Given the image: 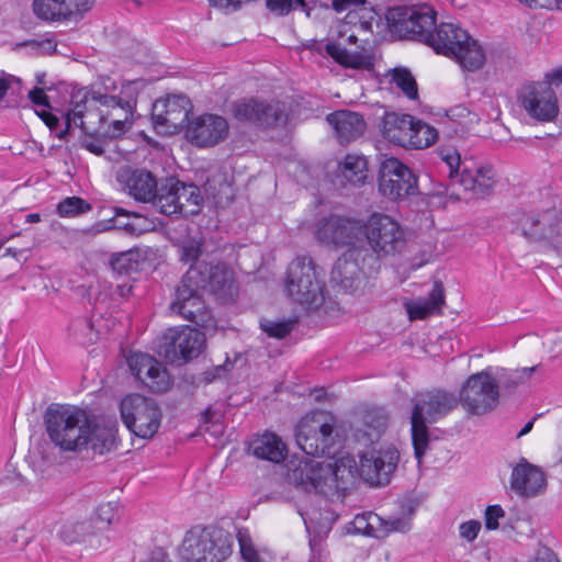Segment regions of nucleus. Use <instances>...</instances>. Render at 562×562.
Instances as JSON below:
<instances>
[{"mask_svg":"<svg viewBox=\"0 0 562 562\" xmlns=\"http://www.w3.org/2000/svg\"><path fill=\"white\" fill-rule=\"evenodd\" d=\"M513 232H519L529 241H546L558 246L561 236L562 211L555 207L541 213L516 210L510 213Z\"/></svg>","mask_w":562,"mask_h":562,"instance_id":"obj_11","label":"nucleus"},{"mask_svg":"<svg viewBox=\"0 0 562 562\" xmlns=\"http://www.w3.org/2000/svg\"><path fill=\"white\" fill-rule=\"evenodd\" d=\"M239 551L245 562H261L258 551L247 533L238 532Z\"/></svg>","mask_w":562,"mask_h":562,"instance_id":"obj_51","label":"nucleus"},{"mask_svg":"<svg viewBox=\"0 0 562 562\" xmlns=\"http://www.w3.org/2000/svg\"><path fill=\"white\" fill-rule=\"evenodd\" d=\"M29 99L35 105L40 106H49L48 98L44 92L43 88L35 87L29 91Z\"/></svg>","mask_w":562,"mask_h":562,"instance_id":"obj_62","label":"nucleus"},{"mask_svg":"<svg viewBox=\"0 0 562 562\" xmlns=\"http://www.w3.org/2000/svg\"><path fill=\"white\" fill-rule=\"evenodd\" d=\"M92 102L108 109H121L126 116H133L136 108V95L131 83L123 86L120 95H111L101 91H90Z\"/></svg>","mask_w":562,"mask_h":562,"instance_id":"obj_38","label":"nucleus"},{"mask_svg":"<svg viewBox=\"0 0 562 562\" xmlns=\"http://www.w3.org/2000/svg\"><path fill=\"white\" fill-rule=\"evenodd\" d=\"M417 177L395 157L385 158L379 168L378 187L380 193L393 201L417 192Z\"/></svg>","mask_w":562,"mask_h":562,"instance_id":"obj_15","label":"nucleus"},{"mask_svg":"<svg viewBox=\"0 0 562 562\" xmlns=\"http://www.w3.org/2000/svg\"><path fill=\"white\" fill-rule=\"evenodd\" d=\"M462 38H467V31L453 23H441L436 25L431 38L426 45L430 46L437 54L451 57Z\"/></svg>","mask_w":562,"mask_h":562,"instance_id":"obj_29","label":"nucleus"},{"mask_svg":"<svg viewBox=\"0 0 562 562\" xmlns=\"http://www.w3.org/2000/svg\"><path fill=\"white\" fill-rule=\"evenodd\" d=\"M436 11L427 5L395 7L386 14L389 30L401 38L427 43L436 26Z\"/></svg>","mask_w":562,"mask_h":562,"instance_id":"obj_8","label":"nucleus"},{"mask_svg":"<svg viewBox=\"0 0 562 562\" xmlns=\"http://www.w3.org/2000/svg\"><path fill=\"white\" fill-rule=\"evenodd\" d=\"M288 477L295 487L331 498L345 495L353 475L351 467H347L342 461L333 465L306 459L290 470Z\"/></svg>","mask_w":562,"mask_h":562,"instance_id":"obj_2","label":"nucleus"},{"mask_svg":"<svg viewBox=\"0 0 562 562\" xmlns=\"http://www.w3.org/2000/svg\"><path fill=\"white\" fill-rule=\"evenodd\" d=\"M164 111L153 115L155 124L181 128L189 121L190 101L184 95H171L164 102Z\"/></svg>","mask_w":562,"mask_h":562,"instance_id":"obj_31","label":"nucleus"},{"mask_svg":"<svg viewBox=\"0 0 562 562\" xmlns=\"http://www.w3.org/2000/svg\"><path fill=\"white\" fill-rule=\"evenodd\" d=\"M389 417L384 409L382 408H372L364 413L363 415V424L369 429L375 431L376 435H380L385 430L387 426Z\"/></svg>","mask_w":562,"mask_h":562,"instance_id":"obj_48","label":"nucleus"},{"mask_svg":"<svg viewBox=\"0 0 562 562\" xmlns=\"http://www.w3.org/2000/svg\"><path fill=\"white\" fill-rule=\"evenodd\" d=\"M131 373L136 380L146 385L151 392L161 393L170 387V375L153 356L147 353H133L127 358Z\"/></svg>","mask_w":562,"mask_h":562,"instance_id":"obj_21","label":"nucleus"},{"mask_svg":"<svg viewBox=\"0 0 562 562\" xmlns=\"http://www.w3.org/2000/svg\"><path fill=\"white\" fill-rule=\"evenodd\" d=\"M250 449L258 459L274 463L283 461L286 457V446L279 436L272 432H265L256 438L251 442Z\"/></svg>","mask_w":562,"mask_h":562,"instance_id":"obj_36","label":"nucleus"},{"mask_svg":"<svg viewBox=\"0 0 562 562\" xmlns=\"http://www.w3.org/2000/svg\"><path fill=\"white\" fill-rule=\"evenodd\" d=\"M117 179L131 196L143 203L155 196L158 187L156 177L146 169L126 168L120 172Z\"/></svg>","mask_w":562,"mask_h":562,"instance_id":"obj_25","label":"nucleus"},{"mask_svg":"<svg viewBox=\"0 0 562 562\" xmlns=\"http://www.w3.org/2000/svg\"><path fill=\"white\" fill-rule=\"evenodd\" d=\"M177 189L181 205L179 214L184 217L198 215L204 202L200 188L193 183L180 181V186Z\"/></svg>","mask_w":562,"mask_h":562,"instance_id":"obj_42","label":"nucleus"},{"mask_svg":"<svg viewBox=\"0 0 562 562\" xmlns=\"http://www.w3.org/2000/svg\"><path fill=\"white\" fill-rule=\"evenodd\" d=\"M457 398L469 414L483 415L497 406L499 387L492 374L483 370L464 381Z\"/></svg>","mask_w":562,"mask_h":562,"instance_id":"obj_14","label":"nucleus"},{"mask_svg":"<svg viewBox=\"0 0 562 562\" xmlns=\"http://www.w3.org/2000/svg\"><path fill=\"white\" fill-rule=\"evenodd\" d=\"M411 435L414 454L422 462L430 445L429 424L450 414L458 405L457 396L442 389L418 392L412 398Z\"/></svg>","mask_w":562,"mask_h":562,"instance_id":"obj_1","label":"nucleus"},{"mask_svg":"<svg viewBox=\"0 0 562 562\" xmlns=\"http://www.w3.org/2000/svg\"><path fill=\"white\" fill-rule=\"evenodd\" d=\"M520 102L528 115L540 122H550L559 114L555 92L539 82L526 87L520 95Z\"/></svg>","mask_w":562,"mask_h":562,"instance_id":"obj_22","label":"nucleus"},{"mask_svg":"<svg viewBox=\"0 0 562 562\" xmlns=\"http://www.w3.org/2000/svg\"><path fill=\"white\" fill-rule=\"evenodd\" d=\"M88 422L85 409L50 404L44 414V424L50 441L63 451H81L87 448Z\"/></svg>","mask_w":562,"mask_h":562,"instance_id":"obj_3","label":"nucleus"},{"mask_svg":"<svg viewBox=\"0 0 562 562\" xmlns=\"http://www.w3.org/2000/svg\"><path fill=\"white\" fill-rule=\"evenodd\" d=\"M59 537L66 544L85 543L89 547L101 544L92 519L65 524L59 531Z\"/></svg>","mask_w":562,"mask_h":562,"instance_id":"obj_37","label":"nucleus"},{"mask_svg":"<svg viewBox=\"0 0 562 562\" xmlns=\"http://www.w3.org/2000/svg\"><path fill=\"white\" fill-rule=\"evenodd\" d=\"M295 9L300 8L306 16H311V11L315 8L317 0H292Z\"/></svg>","mask_w":562,"mask_h":562,"instance_id":"obj_64","label":"nucleus"},{"mask_svg":"<svg viewBox=\"0 0 562 562\" xmlns=\"http://www.w3.org/2000/svg\"><path fill=\"white\" fill-rule=\"evenodd\" d=\"M334 418L323 413L304 416L295 428L297 447L311 457L329 456L335 443Z\"/></svg>","mask_w":562,"mask_h":562,"instance_id":"obj_12","label":"nucleus"},{"mask_svg":"<svg viewBox=\"0 0 562 562\" xmlns=\"http://www.w3.org/2000/svg\"><path fill=\"white\" fill-rule=\"evenodd\" d=\"M367 4V0H331L330 4L322 3L325 9H333L336 13L353 11Z\"/></svg>","mask_w":562,"mask_h":562,"instance_id":"obj_54","label":"nucleus"},{"mask_svg":"<svg viewBox=\"0 0 562 562\" xmlns=\"http://www.w3.org/2000/svg\"><path fill=\"white\" fill-rule=\"evenodd\" d=\"M232 114L238 122H247L262 130L285 126L289 121L286 105L258 98H244L233 102Z\"/></svg>","mask_w":562,"mask_h":562,"instance_id":"obj_13","label":"nucleus"},{"mask_svg":"<svg viewBox=\"0 0 562 562\" xmlns=\"http://www.w3.org/2000/svg\"><path fill=\"white\" fill-rule=\"evenodd\" d=\"M533 562H560L555 553L548 547L538 550Z\"/></svg>","mask_w":562,"mask_h":562,"instance_id":"obj_63","label":"nucleus"},{"mask_svg":"<svg viewBox=\"0 0 562 562\" xmlns=\"http://www.w3.org/2000/svg\"><path fill=\"white\" fill-rule=\"evenodd\" d=\"M362 233L379 260L401 254L407 244L403 226L384 213H372L362 225Z\"/></svg>","mask_w":562,"mask_h":562,"instance_id":"obj_7","label":"nucleus"},{"mask_svg":"<svg viewBox=\"0 0 562 562\" xmlns=\"http://www.w3.org/2000/svg\"><path fill=\"white\" fill-rule=\"evenodd\" d=\"M358 272L357 261L350 259L347 255H342L334 263L330 281L345 291H350L355 288Z\"/></svg>","mask_w":562,"mask_h":562,"instance_id":"obj_40","label":"nucleus"},{"mask_svg":"<svg viewBox=\"0 0 562 562\" xmlns=\"http://www.w3.org/2000/svg\"><path fill=\"white\" fill-rule=\"evenodd\" d=\"M119 520V510L115 503L101 504L95 510V517L92 520L94 530H103Z\"/></svg>","mask_w":562,"mask_h":562,"instance_id":"obj_47","label":"nucleus"},{"mask_svg":"<svg viewBox=\"0 0 562 562\" xmlns=\"http://www.w3.org/2000/svg\"><path fill=\"white\" fill-rule=\"evenodd\" d=\"M510 485L519 496L532 497L544 490L546 476L539 468L524 460L513 469Z\"/></svg>","mask_w":562,"mask_h":562,"instance_id":"obj_26","label":"nucleus"},{"mask_svg":"<svg viewBox=\"0 0 562 562\" xmlns=\"http://www.w3.org/2000/svg\"><path fill=\"white\" fill-rule=\"evenodd\" d=\"M210 5L222 10L226 13L235 12L241 9L244 3L250 2L251 0H207Z\"/></svg>","mask_w":562,"mask_h":562,"instance_id":"obj_58","label":"nucleus"},{"mask_svg":"<svg viewBox=\"0 0 562 562\" xmlns=\"http://www.w3.org/2000/svg\"><path fill=\"white\" fill-rule=\"evenodd\" d=\"M132 125V116H126L124 113V119H116L111 122L110 131L112 137H117L124 134Z\"/></svg>","mask_w":562,"mask_h":562,"instance_id":"obj_59","label":"nucleus"},{"mask_svg":"<svg viewBox=\"0 0 562 562\" xmlns=\"http://www.w3.org/2000/svg\"><path fill=\"white\" fill-rule=\"evenodd\" d=\"M92 205L79 196H68L57 205V213L61 217H72L91 211Z\"/></svg>","mask_w":562,"mask_h":562,"instance_id":"obj_46","label":"nucleus"},{"mask_svg":"<svg viewBox=\"0 0 562 562\" xmlns=\"http://www.w3.org/2000/svg\"><path fill=\"white\" fill-rule=\"evenodd\" d=\"M454 52L450 58L454 59L463 70L476 71L485 65L486 56L483 47L468 32L467 38H462V43Z\"/></svg>","mask_w":562,"mask_h":562,"instance_id":"obj_34","label":"nucleus"},{"mask_svg":"<svg viewBox=\"0 0 562 562\" xmlns=\"http://www.w3.org/2000/svg\"><path fill=\"white\" fill-rule=\"evenodd\" d=\"M94 0H33L34 14L44 21H67L91 9Z\"/></svg>","mask_w":562,"mask_h":562,"instance_id":"obj_23","label":"nucleus"},{"mask_svg":"<svg viewBox=\"0 0 562 562\" xmlns=\"http://www.w3.org/2000/svg\"><path fill=\"white\" fill-rule=\"evenodd\" d=\"M324 282L311 258L299 257L288 267L285 289L293 301L306 310L318 308L324 303Z\"/></svg>","mask_w":562,"mask_h":562,"instance_id":"obj_6","label":"nucleus"},{"mask_svg":"<svg viewBox=\"0 0 562 562\" xmlns=\"http://www.w3.org/2000/svg\"><path fill=\"white\" fill-rule=\"evenodd\" d=\"M400 461V452L393 446L372 449L360 456L358 472L372 486L386 485Z\"/></svg>","mask_w":562,"mask_h":562,"instance_id":"obj_17","label":"nucleus"},{"mask_svg":"<svg viewBox=\"0 0 562 562\" xmlns=\"http://www.w3.org/2000/svg\"><path fill=\"white\" fill-rule=\"evenodd\" d=\"M414 116L409 114L385 113L382 120V134L391 143L408 147L412 139Z\"/></svg>","mask_w":562,"mask_h":562,"instance_id":"obj_30","label":"nucleus"},{"mask_svg":"<svg viewBox=\"0 0 562 562\" xmlns=\"http://www.w3.org/2000/svg\"><path fill=\"white\" fill-rule=\"evenodd\" d=\"M183 276L184 282L194 284L195 289L209 291L223 302L232 300L237 289L234 271L222 261L195 262Z\"/></svg>","mask_w":562,"mask_h":562,"instance_id":"obj_10","label":"nucleus"},{"mask_svg":"<svg viewBox=\"0 0 562 562\" xmlns=\"http://www.w3.org/2000/svg\"><path fill=\"white\" fill-rule=\"evenodd\" d=\"M266 7L273 13L284 16L295 10L292 0H266Z\"/></svg>","mask_w":562,"mask_h":562,"instance_id":"obj_57","label":"nucleus"},{"mask_svg":"<svg viewBox=\"0 0 562 562\" xmlns=\"http://www.w3.org/2000/svg\"><path fill=\"white\" fill-rule=\"evenodd\" d=\"M91 102L90 91L87 89H80L72 93L70 100L71 108L61 114L65 127L57 134L59 139L66 137L72 124L80 127L85 133L90 134L94 124L102 123L105 120L103 111L92 106Z\"/></svg>","mask_w":562,"mask_h":562,"instance_id":"obj_19","label":"nucleus"},{"mask_svg":"<svg viewBox=\"0 0 562 562\" xmlns=\"http://www.w3.org/2000/svg\"><path fill=\"white\" fill-rule=\"evenodd\" d=\"M38 115L44 121V123L49 127V130L56 133V135L63 130L60 128V119L54 113L43 110L41 113H38Z\"/></svg>","mask_w":562,"mask_h":562,"instance_id":"obj_60","label":"nucleus"},{"mask_svg":"<svg viewBox=\"0 0 562 562\" xmlns=\"http://www.w3.org/2000/svg\"><path fill=\"white\" fill-rule=\"evenodd\" d=\"M229 126L225 117L217 114H202L188 123L186 137L198 147H213L228 136Z\"/></svg>","mask_w":562,"mask_h":562,"instance_id":"obj_20","label":"nucleus"},{"mask_svg":"<svg viewBox=\"0 0 562 562\" xmlns=\"http://www.w3.org/2000/svg\"><path fill=\"white\" fill-rule=\"evenodd\" d=\"M505 516V512L501 505H488L484 512L485 528L487 530H496L499 527L498 520Z\"/></svg>","mask_w":562,"mask_h":562,"instance_id":"obj_55","label":"nucleus"},{"mask_svg":"<svg viewBox=\"0 0 562 562\" xmlns=\"http://www.w3.org/2000/svg\"><path fill=\"white\" fill-rule=\"evenodd\" d=\"M261 329L272 338L282 339L293 329L292 321L273 322L265 319L260 323Z\"/></svg>","mask_w":562,"mask_h":562,"instance_id":"obj_50","label":"nucleus"},{"mask_svg":"<svg viewBox=\"0 0 562 562\" xmlns=\"http://www.w3.org/2000/svg\"><path fill=\"white\" fill-rule=\"evenodd\" d=\"M22 81L20 78L4 71H0V100H2L8 92H11L12 94L20 93Z\"/></svg>","mask_w":562,"mask_h":562,"instance_id":"obj_53","label":"nucleus"},{"mask_svg":"<svg viewBox=\"0 0 562 562\" xmlns=\"http://www.w3.org/2000/svg\"><path fill=\"white\" fill-rule=\"evenodd\" d=\"M160 353L172 364H184L196 358L205 346L203 331L189 326L170 328L164 336Z\"/></svg>","mask_w":562,"mask_h":562,"instance_id":"obj_16","label":"nucleus"},{"mask_svg":"<svg viewBox=\"0 0 562 562\" xmlns=\"http://www.w3.org/2000/svg\"><path fill=\"white\" fill-rule=\"evenodd\" d=\"M200 291L201 289H195L194 284L184 282L183 276L176 289V299L171 303V310L183 318L199 324L205 308Z\"/></svg>","mask_w":562,"mask_h":562,"instance_id":"obj_24","label":"nucleus"},{"mask_svg":"<svg viewBox=\"0 0 562 562\" xmlns=\"http://www.w3.org/2000/svg\"><path fill=\"white\" fill-rule=\"evenodd\" d=\"M122 228L131 235L139 236L154 229V222L140 213L128 211L124 207H114V216L106 222L95 224L97 232Z\"/></svg>","mask_w":562,"mask_h":562,"instance_id":"obj_27","label":"nucleus"},{"mask_svg":"<svg viewBox=\"0 0 562 562\" xmlns=\"http://www.w3.org/2000/svg\"><path fill=\"white\" fill-rule=\"evenodd\" d=\"M180 180L176 178H166L157 187L155 196L149 202L164 215L179 214L181 205L179 202L178 189Z\"/></svg>","mask_w":562,"mask_h":562,"instance_id":"obj_35","label":"nucleus"},{"mask_svg":"<svg viewBox=\"0 0 562 562\" xmlns=\"http://www.w3.org/2000/svg\"><path fill=\"white\" fill-rule=\"evenodd\" d=\"M529 8L561 9L562 0H518Z\"/></svg>","mask_w":562,"mask_h":562,"instance_id":"obj_61","label":"nucleus"},{"mask_svg":"<svg viewBox=\"0 0 562 562\" xmlns=\"http://www.w3.org/2000/svg\"><path fill=\"white\" fill-rule=\"evenodd\" d=\"M438 137V132L435 127L427 123L416 120L414 117V126L412 131V139L408 147L422 149L432 145Z\"/></svg>","mask_w":562,"mask_h":562,"instance_id":"obj_44","label":"nucleus"},{"mask_svg":"<svg viewBox=\"0 0 562 562\" xmlns=\"http://www.w3.org/2000/svg\"><path fill=\"white\" fill-rule=\"evenodd\" d=\"M325 52L345 68L371 70L374 67L373 56L366 49L350 52L338 42H328L325 45Z\"/></svg>","mask_w":562,"mask_h":562,"instance_id":"obj_32","label":"nucleus"},{"mask_svg":"<svg viewBox=\"0 0 562 562\" xmlns=\"http://www.w3.org/2000/svg\"><path fill=\"white\" fill-rule=\"evenodd\" d=\"M392 82L409 99L418 98L417 82L412 72L406 68H395L392 72Z\"/></svg>","mask_w":562,"mask_h":562,"instance_id":"obj_45","label":"nucleus"},{"mask_svg":"<svg viewBox=\"0 0 562 562\" xmlns=\"http://www.w3.org/2000/svg\"><path fill=\"white\" fill-rule=\"evenodd\" d=\"M438 169L447 173L450 182L459 183L464 192L471 191L474 196L483 198L493 189L495 183L492 167H480L471 169L463 165L461 169V157L458 150L452 146L441 145L436 149Z\"/></svg>","mask_w":562,"mask_h":562,"instance_id":"obj_5","label":"nucleus"},{"mask_svg":"<svg viewBox=\"0 0 562 562\" xmlns=\"http://www.w3.org/2000/svg\"><path fill=\"white\" fill-rule=\"evenodd\" d=\"M116 424H95L91 418L88 422L87 447L90 446L94 453L103 454L115 446Z\"/></svg>","mask_w":562,"mask_h":562,"instance_id":"obj_39","label":"nucleus"},{"mask_svg":"<svg viewBox=\"0 0 562 562\" xmlns=\"http://www.w3.org/2000/svg\"><path fill=\"white\" fill-rule=\"evenodd\" d=\"M145 260V254L138 248H133L126 251L112 254L110 267L113 272L120 276H128L133 272H137Z\"/></svg>","mask_w":562,"mask_h":562,"instance_id":"obj_41","label":"nucleus"},{"mask_svg":"<svg viewBox=\"0 0 562 562\" xmlns=\"http://www.w3.org/2000/svg\"><path fill=\"white\" fill-rule=\"evenodd\" d=\"M481 527V521L474 519L462 522L459 527L460 537L472 542L477 538Z\"/></svg>","mask_w":562,"mask_h":562,"instance_id":"obj_56","label":"nucleus"},{"mask_svg":"<svg viewBox=\"0 0 562 562\" xmlns=\"http://www.w3.org/2000/svg\"><path fill=\"white\" fill-rule=\"evenodd\" d=\"M344 178L353 186L363 184L367 179V160L359 155L348 154L340 164Z\"/></svg>","mask_w":562,"mask_h":562,"instance_id":"obj_43","label":"nucleus"},{"mask_svg":"<svg viewBox=\"0 0 562 562\" xmlns=\"http://www.w3.org/2000/svg\"><path fill=\"white\" fill-rule=\"evenodd\" d=\"M445 304V289L440 281L434 283L427 299L406 301L404 307L409 321L425 319L435 314Z\"/></svg>","mask_w":562,"mask_h":562,"instance_id":"obj_33","label":"nucleus"},{"mask_svg":"<svg viewBox=\"0 0 562 562\" xmlns=\"http://www.w3.org/2000/svg\"><path fill=\"white\" fill-rule=\"evenodd\" d=\"M340 144H348L362 136L367 128L363 116L349 110L335 111L327 115Z\"/></svg>","mask_w":562,"mask_h":562,"instance_id":"obj_28","label":"nucleus"},{"mask_svg":"<svg viewBox=\"0 0 562 562\" xmlns=\"http://www.w3.org/2000/svg\"><path fill=\"white\" fill-rule=\"evenodd\" d=\"M233 551L232 535L222 528L192 529L180 547L183 562H224Z\"/></svg>","mask_w":562,"mask_h":562,"instance_id":"obj_4","label":"nucleus"},{"mask_svg":"<svg viewBox=\"0 0 562 562\" xmlns=\"http://www.w3.org/2000/svg\"><path fill=\"white\" fill-rule=\"evenodd\" d=\"M459 187V183H451L450 179H448L447 182H439L434 186V188L430 191V195L432 196H442V198H449L454 201H459L462 198L461 193L457 189Z\"/></svg>","mask_w":562,"mask_h":562,"instance_id":"obj_52","label":"nucleus"},{"mask_svg":"<svg viewBox=\"0 0 562 562\" xmlns=\"http://www.w3.org/2000/svg\"><path fill=\"white\" fill-rule=\"evenodd\" d=\"M121 418L135 436L150 439L158 431L162 418L158 403L139 394L126 395L120 403Z\"/></svg>","mask_w":562,"mask_h":562,"instance_id":"obj_9","label":"nucleus"},{"mask_svg":"<svg viewBox=\"0 0 562 562\" xmlns=\"http://www.w3.org/2000/svg\"><path fill=\"white\" fill-rule=\"evenodd\" d=\"M362 234V224L350 217L331 214L318 221L315 237L335 248L353 246Z\"/></svg>","mask_w":562,"mask_h":562,"instance_id":"obj_18","label":"nucleus"},{"mask_svg":"<svg viewBox=\"0 0 562 562\" xmlns=\"http://www.w3.org/2000/svg\"><path fill=\"white\" fill-rule=\"evenodd\" d=\"M202 246V243L195 239H188L183 241L179 248L180 261L191 265L201 262L202 260H199V258L203 252Z\"/></svg>","mask_w":562,"mask_h":562,"instance_id":"obj_49","label":"nucleus"}]
</instances>
